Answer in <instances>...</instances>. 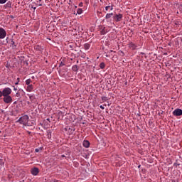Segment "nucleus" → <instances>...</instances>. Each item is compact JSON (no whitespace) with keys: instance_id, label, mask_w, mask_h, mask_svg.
Segmentation results:
<instances>
[{"instance_id":"f257e3e1","label":"nucleus","mask_w":182,"mask_h":182,"mask_svg":"<svg viewBox=\"0 0 182 182\" xmlns=\"http://www.w3.org/2000/svg\"><path fill=\"white\" fill-rule=\"evenodd\" d=\"M18 122L20 124H23V126H29V124H28V122H29V117L28 115H23L19 118Z\"/></svg>"},{"instance_id":"f03ea898","label":"nucleus","mask_w":182,"mask_h":182,"mask_svg":"<svg viewBox=\"0 0 182 182\" xmlns=\"http://www.w3.org/2000/svg\"><path fill=\"white\" fill-rule=\"evenodd\" d=\"M128 48L131 50H136L137 49H140V48H141V46H140V45H138L137 43H135L134 42H129L128 43Z\"/></svg>"},{"instance_id":"7ed1b4c3","label":"nucleus","mask_w":182,"mask_h":182,"mask_svg":"<svg viewBox=\"0 0 182 182\" xmlns=\"http://www.w3.org/2000/svg\"><path fill=\"white\" fill-rule=\"evenodd\" d=\"M113 19L115 22H120L123 21V14H115L113 16Z\"/></svg>"},{"instance_id":"20e7f679","label":"nucleus","mask_w":182,"mask_h":182,"mask_svg":"<svg viewBox=\"0 0 182 182\" xmlns=\"http://www.w3.org/2000/svg\"><path fill=\"white\" fill-rule=\"evenodd\" d=\"M3 101L7 105H11V103H12V97H11V95L5 96L3 98Z\"/></svg>"},{"instance_id":"39448f33","label":"nucleus","mask_w":182,"mask_h":182,"mask_svg":"<svg viewBox=\"0 0 182 182\" xmlns=\"http://www.w3.org/2000/svg\"><path fill=\"white\" fill-rule=\"evenodd\" d=\"M99 31L101 35H106L109 31L104 26H99Z\"/></svg>"},{"instance_id":"423d86ee","label":"nucleus","mask_w":182,"mask_h":182,"mask_svg":"<svg viewBox=\"0 0 182 182\" xmlns=\"http://www.w3.org/2000/svg\"><path fill=\"white\" fill-rule=\"evenodd\" d=\"M3 96H9V95H11V93H12V90L9 87H6L3 90Z\"/></svg>"},{"instance_id":"0eeeda50","label":"nucleus","mask_w":182,"mask_h":182,"mask_svg":"<svg viewBox=\"0 0 182 182\" xmlns=\"http://www.w3.org/2000/svg\"><path fill=\"white\" fill-rule=\"evenodd\" d=\"M6 36V31L5 29L0 28V39H5Z\"/></svg>"},{"instance_id":"6e6552de","label":"nucleus","mask_w":182,"mask_h":182,"mask_svg":"<svg viewBox=\"0 0 182 182\" xmlns=\"http://www.w3.org/2000/svg\"><path fill=\"white\" fill-rule=\"evenodd\" d=\"M173 116H182V109L178 108L176 109L173 112Z\"/></svg>"},{"instance_id":"1a4fd4ad","label":"nucleus","mask_w":182,"mask_h":182,"mask_svg":"<svg viewBox=\"0 0 182 182\" xmlns=\"http://www.w3.org/2000/svg\"><path fill=\"white\" fill-rule=\"evenodd\" d=\"M31 173L33 176H36L37 174H39V168H33L31 170Z\"/></svg>"},{"instance_id":"9d476101","label":"nucleus","mask_w":182,"mask_h":182,"mask_svg":"<svg viewBox=\"0 0 182 182\" xmlns=\"http://www.w3.org/2000/svg\"><path fill=\"white\" fill-rule=\"evenodd\" d=\"M82 146L85 147V149H89V147H90V142H89L87 140H84Z\"/></svg>"},{"instance_id":"9b49d317","label":"nucleus","mask_w":182,"mask_h":182,"mask_svg":"<svg viewBox=\"0 0 182 182\" xmlns=\"http://www.w3.org/2000/svg\"><path fill=\"white\" fill-rule=\"evenodd\" d=\"M27 96L29 97V100L31 102H33L35 99H36V97H35L34 94H27Z\"/></svg>"},{"instance_id":"f8f14e48","label":"nucleus","mask_w":182,"mask_h":182,"mask_svg":"<svg viewBox=\"0 0 182 182\" xmlns=\"http://www.w3.org/2000/svg\"><path fill=\"white\" fill-rule=\"evenodd\" d=\"M26 92H33V85H27V87H26Z\"/></svg>"},{"instance_id":"ddd939ff","label":"nucleus","mask_w":182,"mask_h":182,"mask_svg":"<svg viewBox=\"0 0 182 182\" xmlns=\"http://www.w3.org/2000/svg\"><path fill=\"white\" fill-rule=\"evenodd\" d=\"M113 16V13L107 14L105 16L106 19H110Z\"/></svg>"},{"instance_id":"4468645a","label":"nucleus","mask_w":182,"mask_h":182,"mask_svg":"<svg viewBox=\"0 0 182 182\" xmlns=\"http://www.w3.org/2000/svg\"><path fill=\"white\" fill-rule=\"evenodd\" d=\"M31 82H32V80H31V78L27 79L26 80V85H27V86H29V85H32V84H31Z\"/></svg>"},{"instance_id":"2eb2a0df","label":"nucleus","mask_w":182,"mask_h":182,"mask_svg":"<svg viewBox=\"0 0 182 182\" xmlns=\"http://www.w3.org/2000/svg\"><path fill=\"white\" fill-rule=\"evenodd\" d=\"M109 9H110V11H113V6H105V11H109Z\"/></svg>"},{"instance_id":"dca6fc26","label":"nucleus","mask_w":182,"mask_h":182,"mask_svg":"<svg viewBox=\"0 0 182 182\" xmlns=\"http://www.w3.org/2000/svg\"><path fill=\"white\" fill-rule=\"evenodd\" d=\"M84 48H85V49L86 50H87L88 49H90V44H89V43H85V44L84 45Z\"/></svg>"},{"instance_id":"f3484780","label":"nucleus","mask_w":182,"mask_h":182,"mask_svg":"<svg viewBox=\"0 0 182 182\" xmlns=\"http://www.w3.org/2000/svg\"><path fill=\"white\" fill-rule=\"evenodd\" d=\"M77 13L78 15H82V14L83 13V9H77Z\"/></svg>"},{"instance_id":"a211bd4d","label":"nucleus","mask_w":182,"mask_h":182,"mask_svg":"<svg viewBox=\"0 0 182 182\" xmlns=\"http://www.w3.org/2000/svg\"><path fill=\"white\" fill-rule=\"evenodd\" d=\"M100 69H105V68H106V64H105V63H101L100 64Z\"/></svg>"},{"instance_id":"6ab92c4d","label":"nucleus","mask_w":182,"mask_h":182,"mask_svg":"<svg viewBox=\"0 0 182 182\" xmlns=\"http://www.w3.org/2000/svg\"><path fill=\"white\" fill-rule=\"evenodd\" d=\"M10 43H11V46H12L13 49H15V48H16V45H15V41H11Z\"/></svg>"},{"instance_id":"aec40b11","label":"nucleus","mask_w":182,"mask_h":182,"mask_svg":"<svg viewBox=\"0 0 182 182\" xmlns=\"http://www.w3.org/2000/svg\"><path fill=\"white\" fill-rule=\"evenodd\" d=\"M72 70L73 72H77V65H73Z\"/></svg>"},{"instance_id":"412c9836","label":"nucleus","mask_w":182,"mask_h":182,"mask_svg":"<svg viewBox=\"0 0 182 182\" xmlns=\"http://www.w3.org/2000/svg\"><path fill=\"white\" fill-rule=\"evenodd\" d=\"M107 100H109L107 99V97H102V102H107Z\"/></svg>"},{"instance_id":"4be33fe9","label":"nucleus","mask_w":182,"mask_h":182,"mask_svg":"<svg viewBox=\"0 0 182 182\" xmlns=\"http://www.w3.org/2000/svg\"><path fill=\"white\" fill-rule=\"evenodd\" d=\"M5 163H4V160L0 159V166H4Z\"/></svg>"},{"instance_id":"5701e85b","label":"nucleus","mask_w":182,"mask_h":182,"mask_svg":"<svg viewBox=\"0 0 182 182\" xmlns=\"http://www.w3.org/2000/svg\"><path fill=\"white\" fill-rule=\"evenodd\" d=\"M7 0H0V4H5Z\"/></svg>"},{"instance_id":"b1692460","label":"nucleus","mask_w":182,"mask_h":182,"mask_svg":"<svg viewBox=\"0 0 182 182\" xmlns=\"http://www.w3.org/2000/svg\"><path fill=\"white\" fill-rule=\"evenodd\" d=\"M79 6H80V8H82V7L83 6V3H82V2H80V3L79 4Z\"/></svg>"},{"instance_id":"393cba45","label":"nucleus","mask_w":182,"mask_h":182,"mask_svg":"<svg viewBox=\"0 0 182 182\" xmlns=\"http://www.w3.org/2000/svg\"><path fill=\"white\" fill-rule=\"evenodd\" d=\"M2 96H4L3 91H0V97H2Z\"/></svg>"},{"instance_id":"a878e982","label":"nucleus","mask_w":182,"mask_h":182,"mask_svg":"<svg viewBox=\"0 0 182 182\" xmlns=\"http://www.w3.org/2000/svg\"><path fill=\"white\" fill-rule=\"evenodd\" d=\"M100 109H102V110H105V106L100 105Z\"/></svg>"},{"instance_id":"bb28decb","label":"nucleus","mask_w":182,"mask_h":182,"mask_svg":"<svg viewBox=\"0 0 182 182\" xmlns=\"http://www.w3.org/2000/svg\"><path fill=\"white\" fill-rule=\"evenodd\" d=\"M35 151H36V153H39V149H36Z\"/></svg>"},{"instance_id":"cd10ccee","label":"nucleus","mask_w":182,"mask_h":182,"mask_svg":"<svg viewBox=\"0 0 182 182\" xmlns=\"http://www.w3.org/2000/svg\"><path fill=\"white\" fill-rule=\"evenodd\" d=\"M14 90L15 92H16V90H18V88L14 87Z\"/></svg>"},{"instance_id":"c85d7f7f","label":"nucleus","mask_w":182,"mask_h":182,"mask_svg":"<svg viewBox=\"0 0 182 182\" xmlns=\"http://www.w3.org/2000/svg\"><path fill=\"white\" fill-rule=\"evenodd\" d=\"M18 83H19L18 82H15V85H18Z\"/></svg>"},{"instance_id":"c756f323","label":"nucleus","mask_w":182,"mask_h":182,"mask_svg":"<svg viewBox=\"0 0 182 182\" xmlns=\"http://www.w3.org/2000/svg\"><path fill=\"white\" fill-rule=\"evenodd\" d=\"M17 80H18L17 82H19V78H17Z\"/></svg>"},{"instance_id":"7c9ffc66","label":"nucleus","mask_w":182,"mask_h":182,"mask_svg":"<svg viewBox=\"0 0 182 182\" xmlns=\"http://www.w3.org/2000/svg\"><path fill=\"white\" fill-rule=\"evenodd\" d=\"M62 157H65V155H62Z\"/></svg>"},{"instance_id":"2f4dec72","label":"nucleus","mask_w":182,"mask_h":182,"mask_svg":"<svg viewBox=\"0 0 182 182\" xmlns=\"http://www.w3.org/2000/svg\"><path fill=\"white\" fill-rule=\"evenodd\" d=\"M75 8H77V6H75Z\"/></svg>"},{"instance_id":"473e14b6","label":"nucleus","mask_w":182,"mask_h":182,"mask_svg":"<svg viewBox=\"0 0 182 182\" xmlns=\"http://www.w3.org/2000/svg\"><path fill=\"white\" fill-rule=\"evenodd\" d=\"M54 182H58V181H54Z\"/></svg>"},{"instance_id":"72a5a7b5","label":"nucleus","mask_w":182,"mask_h":182,"mask_svg":"<svg viewBox=\"0 0 182 182\" xmlns=\"http://www.w3.org/2000/svg\"><path fill=\"white\" fill-rule=\"evenodd\" d=\"M37 48H39V46H37Z\"/></svg>"},{"instance_id":"f704fd0d","label":"nucleus","mask_w":182,"mask_h":182,"mask_svg":"<svg viewBox=\"0 0 182 182\" xmlns=\"http://www.w3.org/2000/svg\"><path fill=\"white\" fill-rule=\"evenodd\" d=\"M47 120H49V119H47Z\"/></svg>"}]
</instances>
